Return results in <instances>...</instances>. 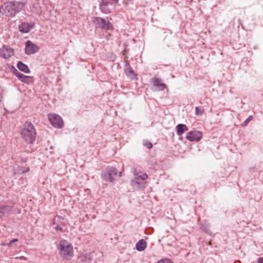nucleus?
Listing matches in <instances>:
<instances>
[{
  "instance_id": "nucleus-1",
  "label": "nucleus",
  "mask_w": 263,
  "mask_h": 263,
  "mask_svg": "<svg viewBox=\"0 0 263 263\" xmlns=\"http://www.w3.org/2000/svg\"><path fill=\"white\" fill-rule=\"evenodd\" d=\"M24 5L21 2H8L0 7V12L7 17L14 16L23 9Z\"/></svg>"
},
{
  "instance_id": "nucleus-2",
  "label": "nucleus",
  "mask_w": 263,
  "mask_h": 263,
  "mask_svg": "<svg viewBox=\"0 0 263 263\" xmlns=\"http://www.w3.org/2000/svg\"><path fill=\"white\" fill-rule=\"evenodd\" d=\"M60 256L67 260H70L73 256V247L69 241L62 239L57 245Z\"/></svg>"
},
{
  "instance_id": "nucleus-3",
  "label": "nucleus",
  "mask_w": 263,
  "mask_h": 263,
  "mask_svg": "<svg viewBox=\"0 0 263 263\" xmlns=\"http://www.w3.org/2000/svg\"><path fill=\"white\" fill-rule=\"evenodd\" d=\"M22 138L28 143H32L36 138V132L32 124L30 122H26L23 125L21 132Z\"/></svg>"
},
{
  "instance_id": "nucleus-4",
  "label": "nucleus",
  "mask_w": 263,
  "mask_h": 263,
  "mask_svg": "<svg viewBox=\"0 0 263 263\" xmlns=\"http://www.w3.org/2000/svg\"><path fill=\"white\" fill-rule=\"evenodd\" d=\"M118 174V170L112 166H109L103 170L102 173V178L109 182L114 181Z\"/></svg>"
},
{
  "instance_id": "nucleus-5",
  "label": "nucleus",
  "mask_w": 263,
  "mask_h": 263,
  "mask_svg": "<svg viewBox=\"0 0 263 263\" xmlns=\"http://www.w3.org/2000/svg\"><path fill=\"white\" fill-rule=\"evenodd\" d=\"M48 117L53 126L57 128H62L63 127V121L59 115L55 114H49Z\"/></svg>"
},
{
  "instance_id": "nucleus-6",
  "label": "nucleus",
  "mask_w": 263,
  "mask_h": 263,
  "mask_svg": "<svg viewBox=\"0 0 263 263\" xmlns=\"http://www.w3.org/2000/svg\"><path fill=\"white\" fill-rule=\"evenodd\" d=\"M92 21L97 27L105 30H108L111 28L112 25L111 23L101 17H94Z\"/></svg>"
},
{
  "instance_id": "nucleus-7",
  "label": "nucleus",
  "mask_w": 263,
  "mask_h": 263,
  "mask_svg": "<svg viewBox=\"0 0 263 263\" xmlns=\"http://www.w3.org/2000/svg\"><path fill=\"white\" fill-rule=\"evenodd\" d=\"M39 49V46L30 41H27L25 43V52L27 55L34 54L38 52Z\"/></svg>"
},
{
  "instance_id": "nucleus-8",
  "label": "nucleus",
  "mask_w": 263,
  "mask_h": 263,
  "mask_svg": "<svg viewBox=\"0 0 263 263\" xmlns=\"http://www.w3.org/2000/svg\"><path fill=\"white\" fill-rule=\"evenodd\" d=\"M202 137V134L200 131H191L187 133L186 139L190 141H199Z\"/></svg>"
},
{
  "instance_id": "nucleus-9",
  "label": "nucleus",
  "mask_w": 263,
  "mask_h": 263,
  "mask_svg": "<svg viewBox=\"0 0 263 263\" xmlns=\"http://www.w3.org/2000/svg\"><path fill=\"white\" fill-rule=\"evenodd\" d=\"M13 54V50L10 47L4 46L0 49V57L4 59L9 58Z\"/></svg>"
},
{
  "instance_id": "nucleus-10",
  "label": "nucleus",
  "mask_w": 263,
  "mask_h": 263,
  "mask_svg": "<svg viewBox=\"0 0 263 263\" xmlns=\"http://www.w3.org/2000/svg\"><path fill=\"white\" fill-rule=\"evenodd\" d=\"M34 23L33 22L30 23L26 22L22 23L20 25H19V31L22 33H27L34 27Z\"/></svg>"
},
{
  "instance_id": "nucleus-11",
  "label": "nucleus",
  "mask_w": 263,
  "mask_h": 263,
  "mask_svg": "<svg viewBox=\"0 0 263 263\" xmlns=\"http://www.w3.org/2000/svg\"><path fill=\"white\" fill-rule=\"evenodd\" d=\"M153 89L156 91L163 90L166 87V84L161 83L159 79H153Z\"/></svg>"
},
{
  "instance_id": "nucleus-12",
  "label": "nucleus",
  "mask_w": 263,
  "mask_h": 263,
  "mask_svg": "<svg viewBox=\"0 0 263 263\" xmlns=\"http://www.w3.org/2000/svg\"><path fill=\"white\" fill-rule=\"evenodd\" d=\"M14 74L15 76L21 80L23 82L28 84L30 82L31 80V78L29 76H25L23 74L21 73L20 72L18 71L16 69L14 68Z\"/></svg>"
},
{
  "instance_id": "nucleus-13",
  "label": "nucleus",
  "mask_w": 263,
  "mask_h": 263,
  "mask_svg": "<svg viewBox=\"0 0 263 263\" xmlns=\"http://www.w3.org/2000/svg\"><path fill=\"white\" fill-rule=\"evenodd\" d=\"M10 211V206L4 205V204H2L0 206V218L7 216Z\"/></svg>"
},
{
  "instance_id": "nucleus-14",
  "label": "nucleus",
  "mask_w": 263,
  "mask_h": 263,
  "mask_svg": "<svg viewBox=\"0 0 263 263\" xmlns=\"http://www.w3.org/2000/svg\"><path fill=\"white\" fill-rule=\"evenodd\" d=\"M176 129L178 136H181L185 132L188 130L186 125L183 124H179L176 127Z\"/></svg>"
},
{
  "instance_id": "nucleus-15",
  "label": "nucleus",
  "mask_w": 263,
  "mask_h": 263,
  "mask_svg": "<svg viewBox=\"0 0 263 263\" xmlns=\"http://www.w3.org/2000/svg\"><path fill=\"white\" fill-rule=\"evenodd\" d=\"M146 242L145 240L143 239H140L139 241H138L136 245V249L139 251H143L146 248Z\"/></svg>"
},
{
  "instance_id": "nucleus-16",
  "label": "nucleus",
  "mask_w": 263,
  "mask_h": 263,
  "mask_svg": "<svg viewBox=\"0 0 263 263\" xmlns=\"http://www.w3.org/2000/svg\"><path fill=\"white\" fill-rule=\"evenodd\" d=\"M17 67L20 70L23 71L26 73H29L30 72V70L28 67L21 61H19L17 63Z\"/></svg>"
},
{
  "instance_id": "nucleus-17",
  "label": "nucleus",
  "mask_w": 263,
  "mask_h": 263,
  "mask_svg": "<svg viewBox=\"0 0 263 263\" xmlns=\"http://www.w3.org/2000/svg\"><path fill=\"white\" fill-rule=\"evenodd\" d=\"M79 258L82 261L89 262L92 260V256L89 253H82L80 255Z\"/></svg>"
},
{
  "instance_id": "nucleus-18",
  "label": "nucleus",
  "mask_w": 263,
  "mask_h": 263,
  "mask_svg": "<svg viewBox=\"0 0 263 263\" xmlns=\"http://www.w3.org/2000/svg\"><path fill=\"white\" fill-rule=\"evenodd\" d=\"M142 182L139 180L138 177H135V179L131 180V185L135 189H138L140 187Z\"/></svg>"
},
{
  "instance_id": "nucleus-19",
  "label": "nucleus",
  "mask_w": 263,
  "mask_h": 263,
  "mask_svg": "<svg viewBox=\"0 0 263 263\" xmlns=\"http://www.w3.org/2000/svg\"><path fill=\"white\" fill-rule=\"evenodd\" d=\"M134 174L136 176V177H138L139 179H141L142 180H144L148 177L146 173L143 172L137 173L135 171L134 172Z\"/></svg>"
},
{
  "instance_id": "nucleus-20",
  "label": "nucleus",
  "mask_w": 263,
  "mask_h": 263,
  "mask_svg": "<svg viewBox=\"0 0 263 263\" xmlns=\"http://www.w3.org/2000/svg\"><path fill=\"white\" fill-rule=\"evenodd\" d=\"M203 109L200 107H196L195 113L197 115H201L203 114Z\"/></svg>"
},
{
  "instance_id": "nucleus-21",
  "label": "nucleus",
  "mask_w": 263,
  "mask_h": 263,
  "mask_svg": "<svg viewBox=\"0 0 263 263\" xmlns=\"http://www.w3.org/2000/svg\"><path fill=\"white\" fill-rule=\"evenodd\" d=\"M157 263H173V262L170 259L165 258L160 260Z\"/></svg>"
},
{
  "instance_id": "nucleus-22",
  "label": "nucleus",
  "mask_w": 263,
  "mask_h": 263,
  "mask_svg": "<svg viewBox=\"0 0 263 263\" xmlns=\"http://www.w3.org/2000/svg\"><path fill=\"white\" fill-rule=\"evenodd\" d=\"M125 71L128 76H130V74H133V76H135L134 70L130 67H129L128 68H126Z\"/></svg>"
},
{
  "instance_id": "nucleus-23",
  "label": "nucleus",
  "mask_w": 263,
  "mask_h": 263,
  "mask_svg": "<svg viewBox=\"0 0 263 263\" xmlns=\"http://www.w3.org/2000/svg\"><path fill=\"white\" fill-rule=\"evenodd\" d=\"M253 119V117L252 116H250L242 123V126H246L248 123L251 121Z\"/></svg>"
},
{
  "instance_id": "nucleus-24",
  "label": "nucleus",
  "mask_w": 263,
  "mask_h": 263,
  "mask_svg": "<svg viewBox=\"0 0 263 263\" xmlns=\"http://www.w3.org/2000/svg\"><path fill=\"white\" fill-rule=\"evenodd\" d=\"M28 171H29L28 167H25V168L19 167V170L18 171L19 173H24L27 172Z\"/></svg>"
},
{
  "instance_id": "nucleus-25",
  "label": "nucleus",
  "mask_w": 263,
  "mask_h": 263,
  "mask_svg": "<svg viewBox=\"0 0 263 263\" xmlns=\"http://www.w3.org/2000/svg\"><path fill=\"white\" fill-rule=\"evenodd\" d=\"M55 229H56V230H57V231H60V232H62V231H63V228H62L61 226H59V225H57V226L55 227Z\"/></svg>"
},
{
  "instance_id": "nucleus-26",
  "label": "nucleus",
  "mask_w": 263,
  "mask_h": 263,
  "mask_svg": "<svg viewBox=\"0 0 263 263\" xmlns=\"http://www.w3.org/2000/svg\"><path fill=\"white\" fill-rule=\"evenodd\" d=\"M62 218L60 216L55 217L53 220V223L55 224L57 221H59Z\"/></svg>"
},
{
  "instance_id": "nucleus-27",
  "label": "nucleus",
  "mask_w": 263,
  "mask_h": 263,
  "mask_svg": "<svg viewBox=\"0 0 263 263\" xmlns=\"http://www.w3.org/2000/svg\"><path fill=\"white\" fill-rule=\"evenodd\" d=\"M145 145L146 146V147H147L148 148H151L153 146L152 144L150 142H148V143L145 144Z\"/></svg>"
},
{
  "instance_id": "nucleus-28",
  "label": "nucleus",
  "mask_w": 263,
  "mask_h": 263,
  "mask_svg": "<svg viewBox=\"0 0 263 263\" xmlns=\"http://www.w3.org/2000/svg\"><path fill=\"white\" fill-rule=\"evenodd\" d=\"M17 240H17V239L15 238V239H13V240H11V241H10V242L7 244V245H8V246H10L11 244H12V243H13V242H14L17 241Z\"/></svg>"
},
{
  "instance_id": "nucleus-29",
  "label": "nucleus",
  "mask_w": 263,
  "mask_h": 263,
  "mask_svg": "<svg viewBox=\"0 0 263 263\" xmlns=\"http://www.w3.org/2000/svg\"><path fill=\"white\" fill-rule=\"evenodd\" d=\"M258 263H263V257H260L257 260Z\"/></svg>"
},
{
  "instance_id": "nucleus-30",
  "label": "nucleus",
  "mask_w": 263,
  "mask_h": 263,
  "mask_svg": "<svg viewBox=\"0 0 263 263\" xmlns=\"http://www.w3.org/2000/svg\"><path fill=\"white\" fill-rule=\"evenodd\" d=\"M2 89L0 88V101H1L2 98Z\"/></svg>"
},
{
  "instance_id": "nucleus-31",
  "label": "nucleus",
  "mask_w": 263,
  "mask_h": 263,
  "mask_svg": "<svg viewBox=\"0 0 263 263\" xmlns=\"http://www.w3.org/2000/svg\"><path fill=\"white\" fill-rule=\"evenodd\" d=\"M123 174H122V172H120L119 174V177H121L122 176Z\"/></svg>"
}]
</instances>
